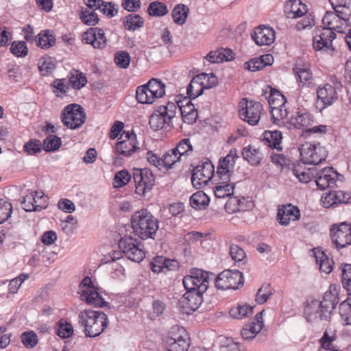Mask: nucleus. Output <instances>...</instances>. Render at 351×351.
Here are the masks:
<instances>
[{
	"label": "nucleus",
	"instance_id": "obj_1",
	"mask_svg": "<svg viewBox=\"0 0 351 351\" xmlns=\"http://www.w3.org/2000/svg\"><path fill=\"white\" fill-rule=\"evenodd\" d=\"M214 276L213 273L193 268L190 274L184 277L182 283L186 292L178 301V307L183 314H191L200 306L203 294L209 287L210 277Z\"/></svg>",
	"mask_w": 351,
	"mask_h": 351
},
{
	"label": "nucleus",
	"instance_id": "obj_2",
	"mask_svg": "<svg viewBox=\"0 0 351 351\" xmlns=\"http://www.w3.org/2000/svg\"><path fill=\"white\" fill-rule=\"evenodd\" d=\"M331 287L332 285L324 293L322 300L311 299L306 301L304 314L307 322H312L317 317L322 321H330L332 312L339 302L337 291H332Z\"/></svg>",
	"mask_w": 351,
	"mask_h": 351
},
{
	"label": "nucleus",
	"instance_id": "obj_3",
	"mask_svg": "<svg viewBox=\"0 0 351 351\" xmlns=\"http://www.w3.org/2000/svg\"><path fill=\"white\" fill-rule=\"evenodd\" d=\"M131 225L134 234L140 239L154 240L159 228V221L150 211L143 208L132 215Z\"/></svg>",
	"mask_w": 351,
	"mask_h": 351
},
{
	"label": "nucleus",
	"instance_id": "obj_4",
	"mask_svg": "<svg viewBox=\"0 0 351 351\" xmlns=\"http://www.w3.org/2000/svg\"><path fill=\"white\" fill-rule=\"evenodd\" d=\"M78 323L84 327V332L86 337H96L108 327L109 322L105 313L85 309L79 313Z\"/></svg>",
	"mask_w": 351,
	"mask_h": 351
},
{
	"label": "nucleus",
	"instance_id": "obj_5",
	"mask_svg": "<svg viewBox=\"0 0 351 351\" xmlns=\"http://www.w3.org/2000/svg\"><path fill=\"white\" fill-rule=\"evenodd\" d=\"M60 117L63 125L71 130L80 128L86 119L84 108L77 104L66 106L61 112Z\"/></svg>",
	"mask_w": 351,
	"mask_h": 351
},
{
	"label": "nucleus",
	"instance_id": "obj_6",
	"mask_svg": "<svg viewBox=\"0 0 351 351\" xmlns=\"http://www.w3.org/2000/svg\"><path fill=\"white\" fill-rule=\"evenodd\" d=\"M80 292L82 300L88 304H93L95 307L108 306L110 308V304L106 302L97 289L93 286L90 278L86 276L80 284Z\"/></svg>",
	"mask_w": 351,
	"mask_h": 351
},
{
	"label": "nucleus",
	"instance_id": "obj_7",
	"mask_svg": "<svg viewBox=\"0 0 351 351\" xmlns=\"http://www.w3.org/2000/svg\"><path fill=\"white\" fill-rule=\"evenodd\" d=\"M244 284L243 273L234 269H226L215 278V285L217 289H237Z\"/></svg>",
	"mask_w": 351,
	"mask_h": 351
},
{
	"label": "nucleus",
	"instance_id": "obj_8",
	"mask_svg": "<svg viewBox=\"0 0 351 351\" xmlns=\"http://www.w3.org/2000/svg\"><path fill=\"white\" fill-rule=\"evenodd\" d=\"M133 179L135 182V192L141 196L152 191L155 184V176L148 168L133 169Z\"/></svg>",
	"mask_w": 351,
	"mask_h": 351
},
{
	"label": "nucleus",
	"instance_id": "obj_9",
	"mask_svg": "<svg viewBox=\"0 0 351 351\" xmlns=\"http://www.w3.org/2000/svg\"><path fill=\"white\" fill-rule=\"evenodd\" d=\"M138 239L131 236L121 237L118 243L119 248L129 260L139 263L145 257L144 251L139 246Z\"/></svg>",
	"mask_w": 351,
	"mask_h": 351
},
{
	"label": "nucleus",
	"instance_id": "obj_10",
	"mask_svg": "<svg viewBox=\"0 0 351 351\" xmlns=\"http://www.w3.org/2000/svg\"><path fill=\"white\" fill-rule=\"evenodd\" d=\"M214 173V165L210 160L206 159L202 165H197L193 169L191 175L193 186L197 189H202L213 178Z\"/></svg>",
	"mask_w": 351,
	"mask_h": 351
},
{
	"label": "nucleus",
	"instance_id": "obj_11",
	"mask_svg": "<svg viewBox=\"0 0 351 351\" xmlns=\"http://www.w3.org/2000/svg\"><path fill=\"white\" fill-rule=\"evenodd\" d=\"M330 237L337 250L351 245V224L343 222L340 225L333 224L330 228Z\"/></svg>",
	"mask_w": 351,
	"mask_h": 351
},
{
	"label": "nucleus",
	"instance_id": "obj_12",
	"mask_svg": "<svg viewBox=\"0 0 351 351\" xmlns=\"http://www.w3.org/2000/svg\"><path fill=\"white\" fill-rule=\"evenodd\" d=\"M241 108L239 110L240 117L252 125H256L261 118L262 105L260 102L242 99L240 102Z\"/></svg>",
	"mask_w": 351,
	"mask_h": 351
},
{
	"label": "nucleus",
	"instance_id": "obj_13",
	"mask_svg": "<svg viewBox=\"0 0 351 351\" xmlns=\"http://www.w3.org/2000/svg\"><path fill=\"white\" fill-rule=\"evenodd\" d=\"M119 140L115 147L116 152L119 154L129 157L138 149L137 137L133 131L123 130Z\"/></svg>",
	"mask_w": 351,
	"mask_h": 351
},
{
	"label": "nucleus",
	"instance_id": "obj_14",
	"mask_svg": "<svg viewBox=\"0 0 351 351\" xmlns=\"http://www.w3.org/2000/svg\"><path fill=\"white\" fill-rule=\"evenodd\" d=\"M165 346L169 351H187L190 346V338L184 328L178 332H172L164 339Z\"/></svg>",
	"mask_w": 351,
	"mask_h": 351
},
{
	"label": "nucleus",
	"instance_id": "obj_15",
	"mask_svg": "<svg viewBox=\"0 0 351 351\" xmlns=\"http://www.w3.org/2000/svg\"><path fill=\"white\" fill-rule=\"evenodd\" d=\"M336 38V34L324 28H317L313 36V47L315 50H333L332 40Z\"/></svg>",
	"mask_w": 351,
	"mask_h": 351
},
{
	"label": "nucleus",
	"instance_id": "obj_16",
	"mask_svg": "<svg viewBox=\"0 0 351 351\" xmlns=\"http://www.w3.org/2000/svg\"><path fill=\"white\" fill-rule=\"evenodd\" d=\"M262 95L265 96L268 101L270 113L274 122L276 123V121H280V119L275 117L274 110L285 105L287 102L285 97L279 90L271 88L270 86H268L265 89H263Z\"/></svg>",
	"mask_w": 351,
	"mask_h": 351
},
{
	"label": "nucleus",
	"instance_id": "obj_17",
	"mask_svg": "<svg viewBox=\"0 0 351 351\" xmlns=\"http://www.w3.org/2000/svg\"><path fill=\"white\" fill-rule=\"evenodd\" d=\"M322 23L324 29L329 31H335L340 34H346L349 24L343 18H341L338 14L332 11H327L322 19Z\"/></svg>",
	"mask_w": 351,
	"mask_h": 351
},
{
	"label": "nucleus",
	"instance_id": "obj_18",
	"mask_svg": "<svg viewBox=\"0 0 351 351\" xmlns=\"http://www.w3.org/2000/svg\"><path fill=\"white\" fill-rule=\"evenodd\" d=\"M302 156H306V163L312 165H318L324 161L326 158V150L320 147L319 144H309L308 147H303L301 149Z\"/></svg>",
	"mask_w": 351,
	"mask_h": 351
},
{
	"label": "nucleus",
	"instance_id": "obj_19",
	"mask_svg": "<svg viewBox=\"0 0 351 351\" xmlns=\"http://www.w3.org/2000/svg\"><path fill=\"white\" fill-rule=\"evenodd\" d=\"M252 38L257 45H270L275 40V32L273 28L260 25L252 33Z\"/></svg>",
	"mask_w": 351,
	"mask_h": 351
},
{
	"label": "nucleus",
	"instance_id": "obj_20",
	"mask_svg": "<svg viewBox=\"0 0 351 351\" xmlns=\"http://www.w3.org/2000/svg\"><path fill=\"white\" fill-rule=\"evenodd\" d=\"M277 216L280 225L287 226L291 220L295 221L300 219V211L297 206L288 204L278 209Z\"/></svg>",
	"mask_w": 351,
	"mask_h": 351
},
{
	"label": "nucleus",
	"instance_id": "obj_21",
	"mask_svg": "<svg viewBox=\"0 0 351 351\" xmlns=\"http://www.w3.org/2000/svg\"><path fill=\"white\" fill-rule=\"evenodd\" d=\"M317 96L318 100L323 104L324 108L332 105L337 99L336 89L329 84H325L323 87H318Z\"/></svg>",
	"mask_w": 351,
	"mask_h": 351
},
{
	"label": "nucleus",
	"instance_id": "obj_22",
	"mask_svg": "<svg viewBox=\"0 0 351 351\" xmlns=\"http://www.w3.org/2000/svg\"><path fill=\"white\" fill-rule=\"evenodd\" d=\"M184 101L186 104H180V111L182 115L183 121L187 124H192L195 123L197 118V111L195 108L194 105L191 102V99L184 97Z\"/></svg>",
	"mask_w": 351,
	"mask_h": 351
},
{
	"label": "nucleus",
	"instance_id": "obj_23",
	"mask_svg": "<svg viewBox=\"0 0 351 351\" xmlns=\"http://www.w3.org/2000/svg\"><path fill=\"white\" fill-rule=\"evenodd\" d=\"M241 155L252 166L259 165L264 157L260 148H256L250 145L243 148Z\"/></svg>",
	"mask_w": 351,
	"mask_h": 351
},
{
	"label": "nucleus",
	"instance_id": "obj_24",
	"mask_svg": "<svg viewBox=\"0 0 351 351\" xmlns=\"http://www.w3.org/2000/svg\"><path fill=\"white\" fill-rule=\"evenodd\" d=\"M38 195H40V193L36 191L34 194L27 195L23 198L22 205L23 208L26 212H38L47 207L45 202L38 204V201L37 198H38Z\"/></svg>",
	"mask_w": 351,
	"mask_h": 351
},
{
	"label": "nucleus",
	"instance_id": "obj_25",
	"mask_svg": "<svg viewBox=\"0 0 351 351\" xmlns=\"http://www.w3.org/2000/svg\"><path fill=\"white\" fill-rule=\"evenodd\" d=\"M312 121L313 116L308 112H295L291 114L289 119V123L298 130L308 127Z\"/></svg>",
	"mask_w": 351,
	"mask_h": 351
},
{
	"label": "nucleus",
	"instance_id": "obj_26",
	"mask_svg": "<svg viewBox=\"0 0 351 351\" xmlns=\"http://www.w3.org/2000/svg\"><path fill=\"white\" fill-rule=\"evenodd\" d=\"M238 158L237 149L235 148L231 149L225 157L219 159L217 169L226 171V172H233Z\"/></svg>",
	"mask_w": 351,
	"mask_h": 351
},
{
	"label": "nucleus",
	"instance_id": "obj_27",
	"mask_svg": "<svg viewBox=\"0 0 351 351\" xmlns=\"http://www.w3.org/2000/svg\"><path fill=\"white\" fill-rule=\"evenodd\" d=\"M36 45L42 49H48L56 44V38L49 29L42 30L35 38Z\"/></svg>",
	"mask_w": 351,
	"mask_h": 351
},
{
	"label": "nucleus",
	"instance_id": "obj_28",
	"mask_svg": "<svg viewBox=\"0 0 351 351\" xmlns=\"http://www.w3.org/2000/svg\"><path fill=\"white\" fill-rule=\"evenodd\" d=\"M171 120L167 119V117L160 111H158V108L149 117V124L150 128L154 131L162 129L165 125H169Z\"/></svg>",
	"mask_w": 351,
	"mask_h": 351
},
{
	"label": "nucleus",
	"instance_id": "obj_29",
	"mask_svg": "<svg viewBox=\"0 0 351 351\" xmlns=\"http://www.w3.org/2000/svg\"><path fill=\"white\" fill-rule=\"evenodd\" d=\"M302 7L305 10L306 5L302 4L301 0H289L286 3L285 12L289 18H299L304 15V12L302 10Z\"/></svg>",
	"mask_w": 351,
	"mask_h": 351
},
{
	"label": "nucleus",
	"instance_id": "obj_30",
	"mask_svg": "<svg viewBox=\"0 0 351 351\" xmlns=\"http://www.w3.org/2000/svg\"><path fill=\"white\" fill-rule=\"evenodd\" d=\"M208 196L202 191L193 193L190 197V205L195 210H205L209 204Z\"/></svg>",
	"mask_w": 351,
	"mask_h": 351
},
{
	"label": "nucleus",
	"instance_id": "obj_31",
	"mask_svg": "<svg viewBox=\"0 0 351 351\" xmlns=\"http://www.w3.org/2000/svg\"><path fill=\"white\" fill-rule=\"evenodd\" d=\"M253 306L247 304L238 303L237 306L232 307L229 311L230 315L237 319H241L253 313Z\"/></svg>",
	"mask_w": 351,
	"mask_h": 351
},
{
	"label": "nucleus",
	"instance_id": "obj_32",
	"mask_svg": "<svg viewBox=\"0 0 351 351\" xmlns=\"http://www.w3.org/2000/svg\"><path fill=\"white\" fill-rule=\"evenodd\" d=\"M69 82L74 89L80 90L86 84L87 78L79 70L72 69L69 73Z\"/></svg>",
	"mask_w": 351,
	"mask_h": 351
},
{
	"label": "nucleus",
	"instance_id": "obj_33",
	"mask_svg": "<svg viewBox=\"0 0 351 351\" xmlns=\"http://www.w3.org/2000/svg\"><path fill=\"white\" fill-rule=\"evenodd\" d=\"M147 87L149 93L152 94L156 99H159L165 94V85L157 78H152L145 84Z\"/></svg>",
	"mask_w": 351,
	"mask_h": 351
},
{
	"label": "nucleus",
	"instance_id": "obj_34",
	"mask_svg": "<svg viewBox=\"0 0 351 351\" xmlns=\"http://www.w3.org/2000/svg\"><path fill=\"white\" fill-rule=\"evenodd\" d=\"M189 13V8L184 4L176 5L171 12L173 22L179 25L185 23Z\"/></svg>",
	"mask_w": 351,
	"mask_h": 351
},
{
	"label": "nucleus",
	"instance_id": "obj_35",
	"mask_svg": "<svg viewBox=\"0 0 351 351\" xmlns=\"http://www.w3.org/2000/svg\"><path fill=\"white\" fill-rule=\"evenodd\" d=\"M143 18L137 14H129L123 20V25L129 31H135L143 27Z\"/></svg>",
	"mask_w": 351,
	"mask_h": 351
},
{
	"label": "nucleus",
	"instance_id": "obj_36",
	"mask_svg": "<svg viewBox=\"0 0 351 351\" xmlns=\"http://www.w3.org/2000/svg\"><path fill=\"white\" fill-rule=\"evenodd\" d=\"M282 138V133L280 131H265L263 140L267 143V146L273 149H282V148L279 147L281 143Z\"/></svg>",
	"mask_w": 351,
	"mask_h": 351
},
{
	"label": "nucleus",
	"instance_id": "obj_37",
	"mask_svg": "<svg viewBox=\"0 0 351 351\" xmlns=\"http://www.w3.org/2000/svg\"><path fill=\"white\" fill-rule=\"evenodd\" d=\"M136 99L138 103L143 104H152L156 100L154 96L149 93L147 87L144 84L137 87Z\"/></svg>",
	"mask_w": 351,
	"mask_h": 351
},
{
	"label": "nucleus",
	"instance_id": "obj_38",
	"mask_svg": "<svg viewBox=\"0 0 351 351\" xmlns=\"http://www.w3.org/2000/svg\"><path fill=\"white\" fill-rule=\"evenodd\" d=\"M330 172L336 173L334 171L333 167H329L328 169L325 168L323 170V175L318 176L316 180V184L320 190L323 191L326 188L330 186V184H334L335 180L331 178Z\"/></svg>",
	"mask_w": 351,
	"mask_h": 351
},
{
	"label": "nucleus",
	"instance_id": "obj_39",
	"mask_svg": "<svg viewBox=\"0 0 351 351\" xmlns=\"http://www.w3.org/2000/svg\"><path fill=\"white\" fill-rule=\"evenodd\" d=\"M319 256L315 254L316 262L319 265L321 271L330 274L333 269L334 261L330 259L324 252H319Z\"/></svg>",
	"mask_w": 351,
	"mask_h": 351
},
{
	"label": "nucleus",
	"instance_id": "obj_40",
	"mask_svg": "<svg viewBox=\"0 0 351 351\" xmlns=\"http://www.w3.org/2000/svg\"><path fill=\"white\" fill-rule=\"evenodd\" d=\"M230 256L238 264V266L243 265L246 263L247 256L245 251L237 244L230 245Z\"/></svg>",
	"mask_w": 351,
	"mask_h": 351
},
{
	"label": "nucleus",
	"instance_id": "obj_41",
	"mask_svg": "<svg viewBox=\"0 0 351 351\" xmlns=\"http://www.w3.org/2000/svg\"><path fill=\"white\" fill-rule=\"evenodd\" d=\"M215 184V186L213 187V192L217 198H225L233 195L235 188L234 183L232 184Z\"/></svg>",
	"mask_w": 351,
	"mask_h": 351
},
{
	"label": "nucleus",
	"instance_id": "obj_42",
	"mask_svg": "<svg viewBox=\"0 0 351 351\" xmlns=\"http://www.w3.org/2000/svg\"><path fill=\"white\" fill-rule=\"evenodd\" d=\"M61 145V138L53 134L47 136L43 141V149L47 152H56Z\"/></svg>",
	"mask_w": 351,
	"mask_h": 351
},
{
	"label": "nucleus",
	"instance_id": "obj_43",
	"mask_svg": "<svg viewBox=\"0 0 351 351\" xmlns=\"http://www.w3.org/2000/svg\"><path fill=\"white\" fill-rule=\"evenodd\" d=\"M147 12L152 16H163L168 13V8L165 3L156 1L149 3Z\"/></svg>",
	"mask_w": 351,
	"mask_h": 351
},
{
	"label": "nucleus",
	"instance_id": "obj_44",
	"mask_svg": "<svg viewBox=\"0 0 351 351\" xmlns=\"http://www.w3.org/2000/svg\"><path fill=\"white\" fill-rule=\"evenodd\" d=\"M341 267V282L347 291H351V264L343 263Z\"/></svg>",
	"mask_w": 351,
	"mask_h": 351
},
{
	"label": "nucleus",
	"instance_id": "obj_45",
	"mask_svg": "<svg viewBox=\"0 0 351 351\" xmlns=\"http://www.w3.org/2000/svg\"><path fill=\"white\" fill-rule=\"evenodd\" d=\"M56 332L60 337L66 339L73 334V328L71 323L62 319L58 324Z\"/></svg>",
	"mask_w": 351,
	"mask_h": 351
},
{
	"label": "nucleus",
	"instance_id": "obj_46",
	"mask_svg": "<svg viewBox=\"0 0 351 351\" xmlns=\"http://www.w3.org/2000/svg\"><path fill=\"white\" fill-rule=\"evenodd\" d=\"M23 344L26 348H33L38 343V336L32 330L23 332L21 335Z\"/></svg>",
	"mask_w": 351,
	"mask_h": 351
},
{
	"label": "nucleus",
	"instance_id": "obj_47",
	"mask_svg": "<svg viewBox=\"0 0 351 351\" xmlns=\"http://www.w3.org/2000/svg\"><path fill=\"white\" fill-rule=\"evenodd\" d=\"M56 67V64L50 57L42 58L38 65L39 71L43 76H48L51 74Z\"/></svg>",
	"mask_w": 351,
	"mask_h": 351
},
{
	"label": "nucleus",
	"instance_id": "obj_48",
	"mask_svg": "<svg viewBox=\"0 0 351 351\" xmlns=\"http://www.w3.org/2000/svg\"><path fill=\"white\" fill-rule=\"evenodd\" d=\"M10 49L13 55L19 58L25 57L28 53L27 45L24 41H14Z\"/></svg>",
	"mask_w": 351,
	"mask_h": 351
},
{
	"label": "nucleus",
	"instance_id": "obj_49",
	"mask_svg": "<svg viewBox=\"0 0 351 351\" xmlns=\"http://www.w3.org/2000/svg\"><path fill=\"white\" fill-rule=\"evenodd\" d=\"M100 1L101 3L97 7L104 14H106L108 18H112L117 14L118 6L115 3L106 2L104 0Z\"/></svg>",
	"mask_w": 351,
	"mask_h": 351
},
{
	"label": "nucleus",
	"instance_id": "obj_50",
	"mask_svg": "<svg viewBox=\"0 0 351 351\" xmlns=\"http://www.w3.org/2000/svg\"><path fill=\"white\" fill-rule=\"evenodd\" d=\"M131 58L126 51H119L114 54V62L122 69H127L130 66Z\"/></svg>",
	"mask_w": 351,
	"mask_h": 351
},
{
	"label": "nucleus",
	"instance_id": "obj_51",
	"mask_svg": "<svg viewBox=\"0 0 351 351\" xmlns=\"http://www.w3.org/2000/svg\"><path fill=\"white\" fill-rule=\"evenodd\" d=\"M80 19L84 24L89 26L95 25L99 21L97 13L87 9L81 11Z\"/></svg>",
	"mask_w": 351,
	"mask_h": 351
},
{
	"label": "nucleus",
	"instance_id": "obj_52",
	"mask_svg": "<svg viewBox=\"0 0 351 351\" xmlns=\"http://www.w3.org/2000/svg\"><path fill=\"white\" fill-rule=\"evenodd\" d=\"M12 205L10 202L0 199V224L6 221L12 213Z\"/></svg>",
	"mask_w": 351,
	"mask_h": 351
},
{
	"label": "nucleus",
	"instance_id": "obj_53",
	"mask_svg": "<svg viewBox=\"0 0 351 351\" xmlns=\"http://www.w3.org/2000/svg\"><path fill=\"white\" fill-rule=\"evenodd\" d=\"M272 295L269 284H263L261 287L258 290L256 295V302L262 304L267 301L269 298Z\"/></svg>",
	"mask_w": 351,
	"mask_h": 351
},
{
	"label": "nucleus",
	"instance_id": "obj_54",
	"mask_svg": "<svg viewBox=\"0 0 351 351\" xmlns=\"http://www.w3.org/2000/svg\"><path fill=\"white\" fill-rule=\"evenodd\" d=\"M131 179V176L127 170H121L115 174L114 184L116 188H121L127 184Z\"/></svg>",
	"mask_w": 351,
	"mask_h": 351
},
{
	"label": "nucleus",
	"instance_id": "obj_55",
	"mask_svg": "<svg viewBox=\"0 0 351 351\" xmlns=\"http://www.w3.org/2000/svg\"><path fill=\"white\" fill-rule=\"evenodd\" d=\"M294 74L297 76V80L303 86L311 84L312 73L310 71L309 67L307 69H296V73Z\"/></svg>",
	"mask_w": 351,
	"mask_h": 351
},
{
	"label": "nucleus",
	"instance_id": "obj_56",
	"mask_svg": "<svg viewBox=\"0 0 351 351\" xmlns=\"http://www.w3.org/2000/svg\"><path fill=\"white\" fill-rule=\"evenodd\" d=\"M271 162L278 166H280L282 170L285 169H289L291 165L290 158L285 157L283 154H274L271 156Z\"/></svg>",
	"mask_w": 351,
	"mask_h": 351
},
{
	"label": "nucleus",
	"instance_id": "obj_57",
	"mask_svg": "<svg viewBox=\"0 0 351 351\" xmlns=\"http://www.w3.org/2000/svg\"><path fill=\"white\" fill-rule=\"evenodd\" d=\"M23 149L28 154L35 155L41 152V143L38 139H30L24 145Z\"/></svg>",
	"mask_w": 351,
	"mask_h": 351
},
{
	"label": "nucleus",
	"instance_id": "obj_58",
	"mask_svg": "<svg viewBox=\"0 0 351 351\" xmlns=\"http://www.w3.org/2000/svg\"><path fill=\"white\" fill-rule=\"evenodd\" d=\"M263 60L258 58H252L243 64V68L252 72L261 70L267 66V64L263 63Z\"/></svg>",
	"mask_w": 351,
	"mask_h": 351
},
{
	"label": "nucleus",
	"instance_id": "obj_59",
	"mask_svg": "<svg viewBox=\"0 0 351 351\" xmlns=\"http://www.w3.org/2000/svg\"><path fill=\"white\" fill-rule=\"evenodd\" d=\"M339 309L341 319L346 324L351 325V304L345 300L340 304Z\"/></svg>",
	"mask_w": 351,
	"mask_h": 351
},
{
	"label": "nucleus",
	"instance_id": "obj_60",
	"mask_svg": "<svg viewBox=\"0 0 351 351\" xmlns=\"http://www.w3.org/2000/svg\"><path fill=\"white\" fill-rule=\"evenodd\" d=\"M177 104L175 102L169 101L167 105L160 106H158V111H160V113H163L165 116L167 117V119L171 120L176 114L177 110Z\"/></svg>",
	"mask_w": 351,
	"mask_h": 351
},
{
	"label": "nucleus",
	"instance_id": "obj_61",
	"mask_svg": "<svg viewBox=\"0 0 351 351\" xmlns=\"http://www.w3.org/2000/svg\"><path fill=\"white\" fill-rule=\"evenodd\" d=\"M203 93L204 90L203 88L200 86V84L197 83L193 84V81L191 80V82L189 83L186 88V97L189 99H195L197 97L202 95Z\"/></svg>",
	"mask_w": 351,
	"mask_h": 351
},
{
	"label": "nucleus",
	"instance_id": "obj_62",
	"mask_svg": "<svg viewBox=\"0 0 351 351\" xmlns=\"http://www.w3.org/2000/svg\"><path fill=\"white\" fill-rule=\"evenodd\" d=\"M232 173V172H226V171L217 169L216 175L214 174L213 176L215 184H232V183H230Z\"/></svg>",
	"mask_w": 351,
	"mask_h": 351
},
{
	"label": "nucleus",
	"instance_id": "obj_63",
	"mask_svg": "<svg viewBox=\"0 0 351 351\" xmlns=\"http://www.w3.org/2000/svg\"><path fill=\"white\" fill-rule=\"evenodd\" d=\"M166 258L163 256H156L150 263V267L153 272L160 273L164 267H167Z\"/></svg>",
	"mask_w": 351,
	"mask_h": 351
},
{
	"label": "nucleus",
	"instance_id": "obj_64",
	"mask_svg": "<svg viewBox=\"0 0 351 351\" xmlns=\"http://www.w3.org/2000/svg\"><path fill=\"white\" fill-rule=\"evenodd\" d=\"M334 11L341 18H343L346 21V23L349 24V26L350 25V18L351 16V8L350 6V3L347 5L346 3H344L343 5L339 6Z\"/></svg>",
	"mask_w": 351,
	"mask_h": 351
}]
</instances>
